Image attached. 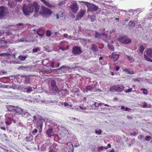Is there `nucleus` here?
Listing matches in <instances>:
<instances>
[{
    "label": "nucleus",
    "instance_id": "bf43d9fd",
    "mask_svg": "<svg viewBox=\"0 0 152 152\" xmlns=\"http://www.w3.org/2000/svg\"><path fill=\"white\" fill-rule=\"evenodd\" d=\"M63 37L65 38H68V35L67 34H63Z\"/></svg>",
    "mask_w": 152,
    "mask_h": 152
},
{
    "label": "nucleus",
    "instance_id": "79ce46f5",
    "mask_svg": "<svg viewBox=\"0 0 152 152\" xmlns=\"http://www.w3.org/2000/svg\"><path fill=\"white\" fill-rule=\"evenodd\" d=\"M92 89V87L90 85L87 86L86 87V89L88 90H91Z\"/></svg>",
    "mask_w": 152,
    "mask_h": 152
},
{
    "label": "nucleus",
    "instance_id": "b1692460",
    "mask_svg": "<svg viewBox=\"0 0 152 152\" xmlns=\"http://www.w3.org/2000/svg\"><path fill=\"white\" fill-rule=\"evenodd\" d=\"M13 106L8 105L7 106V110L10 112H14L15 110Z\"/></svg>",
    "mask_w": 152,
    "mask_h": 152
},
{
    "label": "nucleus",
    "instance_id": "6e6552de",
    "mask_svg": "<svg viewBox=\"0 0 152 152\" xmlns=\"http://www.w3.org/2000/svg\"><path fill=\"white\" fill-rule=\"evenodd\" d=\"M8 12V10L7 7L1 6L0 7V19L2 18L5 14Z\"/></svg>",
    "mask_w": 152,
    "mask_h": 152
},
{
    "label": "nucleus",
    "instance_id": "c756f323",
    "mask_svg": "<svg viewBox=\"0 0 152 152\" xmlns=\"http://www.w3.org/2000/svg\"><path fill=\"white\" fill-rule=\"evenodd\" d=\"M109 7L110 8V9L114 12H116L117 10V7L116 6H112L109 5Z\"/></svg>",
    "mask_w": 152,
    "mask_h": 152
},
{
    "label": "nucleus",
    "instance_id": "423d86ee",
    "mask_svg": "<svg viewBox=\"0 0 152 152\" xmlns=\"http://www.w3.org/2000/svg\"><path fill=\"white\" fill-rule=\"evenodd\" d=\"M82 52L81 48L79 46H75L72 48V53L74 56L80 55Z\"/></svg>",
    "mask_w": 152,
    "mask_h": 152
},
{
    "label": "nucleus",
    "instance_id": "e2e57ef3",
    "mask_svg": "<svg viewBox=\"0 0 152 152\" xmlns=\"http://www.w3.org/2000/svg\"><path fill=\"white\" fill-rule=\"evenodd\" d=\"M79 107H80V109H82V110H86V107H84V108H83V107H81V106H80Z\"/></svg>",
    "mask_w": 152,
    "mask_h": 152
},
{
    "label": "nucleus",
    "instance_id": "f03ea898",
    "mask_svg": "<svg viewBox=\"0 0 152 152\" xmlns=\"http://www.w3.org/2000/svg\"><path fill=\"white\" fill-rule=\"evenodd\" d=\"M40 14L44 17H46L50 15L52 13V11L44 6H42L40 11Z\"/></svg>",
    "mask_w": 152,
    "mask_h": 152
},
{
    "label": "nucleus",
    "instance_id": "4c0bfd02",
    "mask_svg": "<svg viewBox=\"0 0 152 152\" xmlns=\"http://www.w3.org/2000/svg\"><path fill=\"white\" fill-rule=\"evenodd\" d=\"M6 118V120L10 121H12L13 120V118L12 117L9 116H5Z\"/></svg>",
    "mask_w": 152,
    "mask_h": 152
},
{
    "label": "nucleus",
    "instance_id": "ddd939ff",
    "mask_svg": "<svg viewBox=\"0 0 152 152\" xmlns=\"http://www.w3.org/2000/svg\"><path fill=\"white\" fill-rule=\"evenodd\" d=\"M16 4V1H15V0H10L8 1V6L11 8L15 7Z\"/></svg>",
    "mask_w": 152,
    "mask_h": 152
},
{
    "label": "nucleus",
    "instance_id": "2eb2a0df",
    "mask_svg": "<svg viewBox=\"0 0 152 152\" xmlns=\"http://www.w3.org/2000/svg\"><path fill=\"white\" fill-rule=\"evenodd\" d=\"M79 67V66H75L74 67H72V68H71L70 67L68 66H61V67H60L58 69L56 70L57 71L58 70H61V69L64 68H67V69H71V70H75L76 69H77Z\"/></svg>",
    "mask_w": 152,
    "mask_h": 152
},
{
    "label": "nucleus",
    "instance_id": "2f4dec72",
    "mask_svg": "<svg viewBox=\"0 0 152 152\" xmlns=\"http://www.w3.org/2000/svg\"><path fill=\"white\" fill-rule=\"evenodd\" d=\"M145 48L142 45H141L139 48V51L140 53H142Z\"/></svg>",
    "mask_w": 152,
    "mask_h": 152
},
{
    "label": "nucleus",
    "instance_id": "f8f14e48",
    "mask_svg": "<svg viewBox=\"0 0 152 152\" xmlns=\"http://www.w3.org/2000/svg\"><path fill=\"white\" fill-rule=\"evenodd\" d=\"M18 76H20L21 78H24L25 79V82L26 83H30V78L29 76L25 75H17L14 76V77H17Z\"/></svg>",
    "mask_w": 152,
    "mask_h": 152
},
{
    "label": "nucleus",
    "instance_id": "9b49d317",
    "mask_svg": "<svg viewBox=\"0 0 152 152\" xmlns=\"http://www.w3.org/2000/svg\"><path fill=\"white\" fill-rule=\"evenodd\" d=\"M85 13V11L83 10H80V11L78 13L76 17V20H78L81 19L84 15Z\"/></svg>",
    "mask_w": 152,
    "mask_h": 152
},
{
    "label": "nucleus",
    "instance_id": "0e129e2a",
    "mask_svg": "<svg viewBox=\"0 0 152 152\" xmlns=\"http://www.w3.org/2000/svg\"><path fill=\"white\" fill-rule=\"evenodd\" d=\"M69 104L66 102H65L64 103V106L65 107L69 105Z\"/></svg>",
    "mask_w": 152,
    "mask_h": 152
},
{
    "label": "nucleus",
    "instance_id": "6e6d98bb",
    "mask_svg": "<svg viewBox=\"0 0 152 152\" xmlns=\"http://www.w3.org/2000/svg\"><path fill=\"white\" fill-rule=\"evenodd\" d=\"M100 33L101 34V35L105 37H106L107 36H108L107 34L105 33V32H104Z\"/></svg>",
    "mask_w": 152,
    "mask_h": 152
},
{
    "label": "nucleus",
    "instance_id": "680f3d73",
    "mask_svg": "<svg viewBox=\"0 0 152 152\" xmlns=\"http://www.w3.org/2000/svg\"><path fill=\"white\" fill-rule=\"evenodd\" d=\"M33 118H34V120H33V122H34L36 120V115H34L33 116Z\"/></svg>",
    "mask_w": 152,
    "mask_h": 152
},
{
    "label": "nucleus",
    "instance_id": "c03bdc74",
    "mask_svg": "<svg viewBox=\"0 0 152 152\" xmlns=\"http://www.w3.org/2000/svg\"><path fill=\"white\" fill-rule=\"evenodd\" d=\"M10 55V54H9L8 53H1L0 54V56H2L5 55L8 56Z\"/></svg>",
    "mask_w": 152,
    "mask_h": 152
},
{
    "label": "nucleus",
    "instance_id": "f257e3e1",
    "mask_svg": "<svg viewBox=\"0 0 152 152\" xmlns=\"http://www.w3.org/2000/svg\"><path fill=\"white\" fill-rule=\"evenodd\" d=\"M79 3L82 5H85L88 8V11L94 12L97 10L98 7L94 4L84 1H79Z\"/></svg>",
    "mask_w": 152,
    "mask_h": 152
},
{
    "label": "nucleus",
    "instance_id": "4be33fe9",
    "mask_svg": "<svg viewBox=\"0 0 152 152\" xmlns=\"http://www.w3.org/2000/svg\"><path fill=\"white\" fill-rule=\"evenodd\" d=\"M146 52L147 55L149 56L152 57V49L148 48L145 51L147 50Z\"/></svg>",
    "mask_w": 152,
    "mask_h": 152
},
{
    "label": "nucleus",
    "instance_id": "de8ad7c7",
    "mask_svg": "<svg viewBox=\"0 0 152 152\" xmlns=\"http://www.w3.org/2000/svg\"><path fill=\"white\" fill-rule=\"evenodd\" d=\"M10 87V88H13V86H6V85H4V86H3V88H8V87Z\"/></svg>",
    "mask_w": 152,
    "mask_h": 152
},
{
    "label": "nucleus",
    "instance_id": "603ef678",
    "mask_svg": "<svg viewBox=\"0 0 152 152\" xmlns=\"http://www.w3.org/2000/svg\"><path fill=\"white\" fill-rule=\"evenodd\" d=\"M26 41V39L23 38H21L19 41V42H24Z\"/></svg>",
    "mask_w": 152,
    "mask_h": 152
},
{
    "label": "nucleus",
    "instance_id": "9d476101",
    "mask_svg": "<svg viewBox=\"0 0 152 152\" xmlns=\"http://www.w3.org/2000/svg\"><path fill=\"white\" fill-rule=\"evenodd\" d=\"M20 114L22 116L26 118L31 116V115L26 110H23L22 113H20Z\"/></svg>",
    "mask_w": 152,
    "mask_h": 152
},
{
    "label": "nucleus",
    "instance_id": "1a4fd4ad",
    "mask_svg": "<svg viewBox=\"0 0 152 152\" xmlns=\"http://www.w3.org/2000/svg\"><path fill=\"white\" fill-rule=\"evenodd\" d=\"M51 88L52 90L56 93H59L60 91L56 85V83L54 80H53L51 81Z\"/></svg>",
    "mask_w": 152,
    "mask_h": 152
},
{
    "label": "nucleus",
    "instance_id": "cd10ccee",
    "mask_svg": "<svg viewBox=\"0 0 152 152\" xmlns=\"http://www.w3.org/2000/svg\"><path fill=\"white\" fill-rule=\"evenodd\" d=\"M8 77H4L0 78V81L2 83H6L7 82V79H8Z\"/></svg>",
    "mask_w": 152,
    "mask_h": 152
},
{
    "label": "nucleus",
    "instance_id": "bb28decb",
    "mask_svg": "<svg viewBox=\"0 0 152 152\" xmlns=\"http://www.w3.org/2000/svg\"><path fill=\"white\" fill-rule=\"evenodd\" d=\"M95 34L94 37H95V38L100 39V36L101 35V34L96 31H95Z\"/></svg>",
    "mask_w": 152,
    "mask_h": 152
},
{
    "label": "nucleus",
    "instance_id": "a19ab883",
    "mask_svg": "<svg viewBox=\"0 0 152 152\" xmlns=\"http://www.w3.org/2000/svg\"><path fill=\"white\" fill-rule=\"evenodd\" d=\"M102 132V131L101 129H99V130H96L95 131V132L96 134H101Z\"/></svg>",
    "mask_w": 152,
    "mask_h": 152
},
{
    "label": "nucleus",
    "instance_id": "4468645a",
    "mask_svg": "<svg viewBox=\"0 0 152 152\" xmlns=\"http://www.w3.org/2000/svg\"><path fill=\"white\" fill-rule=\"evenodd\" d=\"M21 89L23 91L28 93H30L32 91V89L31 87H28L27 88L26 86H23V87L21 88Z\"/></svg>",
    "mask_w": 152,
    "mask_h": 152
},
{
    "label": "nucleus",
    "instance_id": "4d7b16f0",
    "mask_svg": "<svg viewBox=\"0 0 152 152\" xmlns=\"http://www.w3.org/2000/svg\"><path fill=\"white\" fill-rule=\"evenodd\" d=\"M18 126H20L21 127L24 126V125L21 122L19 123V124H18Z\"/></svg>",
    "mask_w": 152,
    "mask_h": 152
},
{
    "label": "nucleus",
    "instance_id": "052dcab7",
    "mask_svg": "<svg viewBox=\"0 0 152 152\" xmlns=\"http://www.w3.org/2000/svg\"><path fill=\"white\" fill-rule=\"evenodd\" d=\"M64 4L63 1H61L58 3V5L60 6H61Z\"/></svg>",
    "mask_w": 152,
    "mask_h": 152
},
{
    "label": "nucleus",
    "instance_id": "393cba45",
    "mask_svg": "<svg viewBox=\"0 0 152 152\" xmlns=\"http://www.w3.org/2000/svg\"><path fill=\"white\" fill-rule=\"evenodd\" d=\"M135 25L134 23L132 21H130L128 24V26L130 29L132 28L135 26Z\"/></svg>",
    "mask_w": 152,
    "mask_h": 152
},
{
    "label": "nucleus",
    "instance_id": "338daca9",
    "mask_svg": "<svg viewBox=\"0 0 152 152\" xmlns=\"http://www.w3.org/2000/svg\"><path fill=\"white\" fill-rule=\"evenodd\" d=\"M120 69V67L118 66H117L115 67V70L116 71H118Z\"/></svg>",
    "mask_w": 152,
    "mask_h": 152
},
{
    "label": "nucleus",
    "instance_id": "72a5a7b5",
    "mask_svg": "<svg viewBox=\"0 0 152 152\" xmlns=\"http://www.w3.org/2000/svg\"><path fill=\"white\" fill-rule=\"evenodd\" d=\"M79 91V89L78 88H77L73 89L71 91L74 93H76L78 92Z\"/></svg>",
    "mask_w": 152,
    "mask_h": 152
},
{
    "label": "nucleus",
    "instance_id": "58836bf2",
    "mask_svg": "<svg viewBox=\"0 0 152 152\" xmlns=\"http://www.w3.org/2000/svg\"><path fill=\"white\" fill-rule=\"evenodd\" d=\"M51 33L50 30H47L46 32V35L47 36H50L51 35Z\"/></svg>",
    "mask_w": 152,
    "mask_h": 152
},
{
    "label": "nucleus",
    "instance_id": "8fccbe9b",
    "mask_svg": "<svg viewBox=\"0 0 152 152\" xmlns=\"http://www.w3.org/2000/svg\"><path fill=\"white\" fill-rule=\"evenodd\" d=\"M100 148L101 150H102L103 149H107V148L106 147H104L103 146H102L100 147Z\"/></svg>",
    "mask_w": 152,
    "mask_h": 152
},
{
    "label": "nucleus",
    "instance_id": "7ed1b4c3",
    "mask_svg": "<svg viewBox=\"0 0 152 152\" xmlns=\"http://www.w3.org/2000/svg\"><path fill=\"white\" fill-rule=\"evenodd\" d=\"M22 11L26 16L29 15L31 13L33 12L29 4L28 5L24 4L23 7Z\"/></svg>",
    "mask_w": 152,
    "mask_h": 152
},
{
    "label": "nucleus",
    "instance_id": "c9c22d12",
    "mask_svg": "<svg viewBox=\"0 0 152 152\" xmlns=\"http://www.w3.org/2000/svg\"><path fill=\"white\" fill-rule=\"evenodd\" d=\"M151 139V137L149 136H147L145 138V139L147 141H149Z\"/></svg>",
    "mask_w": 152,
    "mask_h": 152
},
{
    "label": "nucleus",
    "instance_id": "5fc2aeb1",
    "mask_svg": "<svg viewBox=\"0 0 152 152\" xmlns=\"http://www.w3.org/2000/svg\"><path fill=\"white\" fill-rule=\"evenodd\" d=\"M48 103H55L56 101H51V100H49L48 101Z\"/></svg>",
    "mask_w": 152,
    "mask_h": 152
},
{
    "label": "nucleus",
    "instance_id": "ea45409f",
    "mask_svg": "<svg viewBox=\"0 0 152 152\" xmlns=\"http://www.w3.org/2000/svg\"><path fill=\"white\" fill-rule=\"evenodd\" d=\"M40 49L39 48L33 49L32 50V52L33 53L37 52L38 51H39Z\"/></svg>",
    "mask_w": 152,
    "mask_h": 152
},
{
    "label": "nucleus",
    "instance_id": "13d9d810",
    "mask_svg": "<svg viewBox=\"0 0 152 152\" xmlns=\"http://www.w3.org/2000/svg\"><path fill=\"white\" fill-rule=\"evenodd\" d=\"M34 16L35 17H37L38 16V12H34Z\"/></svg>",
    "mask_w": 152,
    "mask_h": 152
},
{
    "label": "nucleus",
    "instance_id": "6ab92c4d",
    "mask_svg": "<svg viewBox=\"0 0 152 152\" xmlns=\"http://www.w3.org/2000/svg\"><path fill=\"white\" fill-rule=\"evenodd\" d=\"M91 49V50L94 52H96L99 50L97 46L95 44H93L92 45Z\"/></svg>",
    "mask_w": 152,
    "mask_h": 152
},
{
    "label": "nucleus",
    "instance_id": "49530a36",
    "mask_svg": "<svg viewBox=\"0 0 152 152\" xmlns=\"http://www.w3.org/2000/svg\"><path fill=\"white\" fill-rule=\"evenodd\" d=\"M132 91V88H130L128 89L126 91H125V92L126 93H129L130 92H131Z\"/></svg>",
    "mask_w": 152,
    "mask_h": 152
},
{
    "label": "nucleus",
    "instance_id": "f3484780",
    "mask_svg": "<svg viewBox=\"0 0 152 152\" xmlns=\"http://www.w3.org/2000/svg\"><path fill=\"white\" fill-rule=\"evenodd\" d=\"M53 130L52 128H50L47 131L46 134L49 137H51L52 136H53L54 134Z\"/></svg>",
    "mask_w": 152,
    "mask_h": 152
},
{
    "label": "nucleus",
    "instance_id": "a878e982",
    "mask_svg": "<svg viewBox=\"0 0 152 152\" xmlns=\"http://www.w3.org/2000/svg\"><path fill=\"white\" fill-rule=\"evenodd\" d=\"M37 125L38 126H39L40 128H42L43 126V122L41 119H39L37 121Z\"/></svg>",
    "mask_w": 152,
    "mask_h": 152
},
{
    "label": "nucleus",
    "instance_id": "0eeeda50",
    "mask_svg": "<svg viewBox=\"0 0 152 152\" xmlns=\"http://www.w3.org/2000/svg\"><path fill=\"white\" fill-rule=\"evenodd\" d=\"M30 7H31V10H32V12L34 11V12H38L40 8V6L38 4L37 2L36 1H34L31 4H29Z\"/></svg>",
    "mask_w": 152,
    "mask_h": 152
},
{
    "label": "nucleus",
    "instance_id": "864d4df0",
    "mask_svg": "<svg viewBox=\"0 0 152 152\" xmlns=\"http://www.w3.org/2000/svg\"><path fill=\"white\" fill-rule=\"evenodd\" d=\"M7 125H9L11 123V121H8L6 120V121H5Z\"/></svg>",
    "mask_w": 152,
    "mask_h": 152
},
{
    "label": "nucleus",
    "instance_id": "aec40b11",
    "mask_svg": "<svg viewBox=\"0 0 152 152\" xmlns=\"http://www.w3.org/2000/svg\"><path fill=\"white\" fill-rule=\"evenodd\" d=\"M118 55L113 53L111 58L113 61H115L118 59Z\"/></svg>",
    "mask_w": 152,
    "mask_h": 152
},
{
    "label": "nucleus",
    "instance_id": "37998d69",
    "mask_svg": "<svg viewBox=\"0 0 152 152\" xmlns=\"http://www.w3.org/2000/svg\"><path fill=\"white\" fill-rule=\"evenodd\" d=\"M68 48H69V46H67V48L66 49L65 48H64V47H59V49H61V50H62L63 51H64V50H65L66 49H68Z\"/></svg>",
    "mask_w": 152,
    "mask_h": 152
},
{
    "label": "nucleus",
    "instance_id": "e433bc0d",
    "mask_svg": "<svg viewBox=\"0 0 152 152\" xmlns=\"http://www.w3.org/2000/svg\"><path fill=\"white\" fill-rule=\"evenodd\" d=\"M43 4L45 5L46 6L49 7H52V6L50 5V4L48 2H47V1H45V2L43 3Z\"/></svg>",
    "mask_w": 152,
    "mask_h": 152
},
{
    "label": "nucleus",
    "instance_id": "473e14b6",
    "mask_svg": "<svg viewBox=\"0 0 152 152\" xmlns=\"http://www.w3.org/2000/svg\"><path fill=\"white\" fill-rule=\"evenodd\" d=\"M107 46L108 47L109 49L110 50H112L113 51L114 50V48L113 45H110L109 44H108Z\"/></svg>",
    "mask_w": 152,
    "mask_h": 152
},
{
    "label": "nucleus",
    "instance_id": "69168bd1",
    "mask_svg": "<svg viewBox=\"0 0 152 152\" xmlns=\"http://www.w3.org/2000/svg\"><path fill=\"white\" fill-rule=\"evenodd\" d=\"M131 110V109L128 107H126L125 109V111H127Z\"/></svg>",
    "mask_w": 152,
    "mask_h": 152
},
{
    "label": "nucleus",
    "instance_id": "39448f33",
    "mask_svg": "<svg viewBox=\"0 0 152 152\" xmlns=\"http://www.w3.org/2000/svg\"><path fill=\"white\" fill-rule=\"evenodd\" d=\"M118 40L121 43L126 45L130 43L132 41V40L126 36H124L121 37L118 39Z\"/></svg>",
    "mask_w": 152,
    "mask_h": 152
},
{
    "label": "nucleus",
    "instance_id": "a18cd8bd",
    "mask_svg": "<svg viewBox=\"0 0 152 152\" xmlns=\"http://www.w3.org/2000/svg\"><path fill=\"white\" fill-rule=\"evenodd\" d=\"M137 134L136 133V132L134 131L133 132V133H131L130 134V135L131 136H136L137 135Z\"/></svg>",
    "mask_w": 152,
    "mask_h": 152
},
{
    "label": "nucleus",
    "instance_id": "c85d7f7f",
    "mask_svg": "<svg viewBox=\"0 0 152 152\" xmlns=\"http://www.w3.org/2000/svg\"><path fill=\"white\" fill-rule=\"evenodd\" d=\"M27 57V56L20 55L18 57V58L21 61H24L25 60Z\"/></svg>",
    "mask_w": 152,
    "mask_h": 152
},
{
    "label": "nucleus",
    "instance_id": "f704fd0d",
    "mask_svg": "<svg viewBox=\"0 0 152 152\" xmlns=\"http://www.w3.org/2000/svg\"><path fill=\"white\" fill-rule=\"evenodd\" d=\"M141 90L142 91L143 93L145 95H147L148 94L147 90L145 88H141Z\"/></svg>",
    "mask_w": 152,
    "mask_h": 152
},
{
    "label": "nucleus",
    "instance_id": "3c124183",
    "mask_svg": "<svg viewBox=\"0 0 152 152\" xmlns=\"http://www.w3.org/2000/svg\"><path fill=\"white\" fill-rule=\"evenodd\" d=\"M144 137V136L142 135H140L138 136V139L140 140H141Z\"/></svg>",
    "mask_w": 152,
    "mask_h": 152
},
{
    "label": "nucleus",
    "instance_id": "412c9836",
    "mask_svg": "<svg viewBox=\"0 0 152 152\" xmlns=\"http://www.w3.org/2000/svg\"><path fill=\"white\" fill-rule=\"evenodd\" d=\"M25 139L27 142H31L33 140V136L32 135H28L26 137Z\"/></svg>",
    "mask_w": 152,
    "mask_h": 152
},
{
    "label": "nucleus",
    "instance_id": "774afa93",
    "mask_svg": "<svg viewBox=\"0 0 152 152\" xmlns=\"http://www.w3.org/2000/svg\"><path fill=\"white\" fill-rule=\"evenodd\" d=\"M104 104V103H101V102L99 103L98 105L97 106V107H99V106H101L102 105V104Z\"/></svg>",
    "mask_w": 152,
    "mask_h": 152
},
{
    "label": "nucleus",
    "instance_id": "7c9ffc66",
    "mask_svg": "<svg viewBox=\"0 0 152 152\" xmlns=\"http://www.w3.org/2000/svg\"><path fill=\"white\" fill-rule=\"evenodd\" d=\"M148 56L147 55H144V57L145 59L147 61L150 62H152V60L150 58L148 57Z\"/></svg>",
    "mask_w": 152,
    "mask_h": 152
},
{
    "label": "nucleus",
    "instance_id": "09e8293b",
    "mask_svg": "<svg viewBox=\"0 0 152 152\" xmlns=\"http://www.w3.org/2000/svg\"><path fill=\"white\" fill-rule=\"evenodd\" d=\"M37 130L36 129H34L32 132V133L33 134L35 135V133H37Z\"/></svg>",
    "mask_w": 152,
    "mask_h": 152
},
{
    "label": "nucleus",
    "instance_id": "5701e85b",
    "mask_svg": "<svg viewBox=\"0 0 152 152\" xmlns=\"http://www.w3.org/2000/svg\"><path fill=\"white\" fill-rule=\"evenodd\" d=\"M123 71L125 72H126V73H128L130 75L133 74L134 73V72L132 70L131 71H130L129 69H123Z\"/></svg>",
    "mask_w": 152,
    "mask_h": 152
},
{
    "label": "nucleus",
    "instance_id": "20e7f679",
    "mask_svg": "<svg viewBox=\"0 0 152 152\" xmlns=\"http://www.w3.org/2000/svg\"><path fill=\"white\" fill-rule=\"evenodd\" d=\"M124 88L122 85H115L110 88V91L113 92L117 91L120 92L123 91Z\"/></svg>",
    "mask_w": 152,
    "mask_h": 152
},
{
    "label": "nucleus",
    "instance_id": "dca6fc26",
    "mask_svg": "<svg viewBox=\"0 0 152 152\" xmlns=\"http://www.w3.org/2000/svg\"><path fill=\"white\" fill-rule=\"evenodd\" d=\"M70 7L74 12H76L78 10V7L76 4L73 3L71 5Z\"/></svg>",
    "mask_w": 152,
    "mask_h": 152
},
{
    "label": "nucleus",
    "instance_id": "a211bd4d",
    "mask_svg": "<svg viewBox=\"0 0 152 152\" xmlns=\"http://www.w3.org/2000/svg\"><path fill=\"white\" fill-rule=\"evenodd\" d=\"M13 107L14 108V110H15L14 112L15 111L16 112L20 114V113H22L23 110V109H21L19 106H13Z\"/></svg>",
    "mask_w": 152,
    "mask_h": 152
}]
</instances>
